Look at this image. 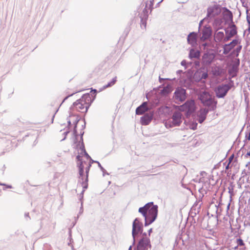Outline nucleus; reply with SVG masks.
I'll return each mask as SVG.
<instances>
[{
    "instance_id": "obj_9",
    "label": "nucleus",
    "mask_w": 250,
    "mask_h": 250,
    "mask_svg": "<svg viewBox=\"0 0 250 250\" xmlns=\"http://www.w3.org/2000/svg\"><path fill=\"white\" fill-rule=\"evenodd\" d=\"M148 247L150 248L151 247L149 238L143 237L140 239L134 250H147Z\"/></svg>"
},
{
    "instance_id": "obj_19",
    "label": "nucleus",
    "mask_w": 250,
    "mask_h": 250,
    "mask_svg": "<svg viewBox=\"0 0 250 250\" xmlns=\"http://www.w3.org/2000/svg\"><path fill=\"white\" fill-rule=\"evenodd\" d=\"M182 114L178 111L175 112L172 116L173 126H178L182 123Z\"/></svg>"
},
{
    "instance_id": "obj_3",
    "label": "nucleus",
    "mask_w": 250,
    "mask_h": 250,
    "mask_svg": "<svg viewBox=\"0 0 250 250\" xmlns=\"http://www.w3.org/2000/svg\"><path fill=\"white\" fill-rule=\"evenodd\" d=\"M198 99L204 106L209 109L210 111H214L217 108V101L207 91H204L198 94Z\"/></svg>"
},
{
    "instance_id": "obj_2",
    "label": "nucleus",
    "mask_w": 250,
    "mask_h": 250,
    "mask_svg": "<svg viewBox=\"0 0 250 250\" xmlns=\"http://www.w3.org/2000/svg\"><path fill=\"white\" fill-rule=\"evenodd\" d=\"M145 218V226L146 227L157 219L158 213V206L154 205L153 202H150L145 204L143 207H140L138 209Z\"/></svg>"
},
{
    "instance_id": "obj_61",
    "label": "nucleus",
    "mask_w": 250,
    "mask_h": 250,
    "mask_svg": "<svg viewBox=\"0 0 250 250\" xmlns=\"http://www.w3.org/2000/svg\"><path fill=\"white\" fill-rule=\"evenodd\" d=\"M59 109V107H58V108L56 109V110L55 111V113H54V114L53 115V116H52V120H51V123H53L54 119V118H55V115H56V114L57 113V112L58 111Z\"/></svg>"
},
{
    "instance_id": "obj_53",
    "label": "nucleus",
    "mask_w": 250,
    "mask_h": 250,
    "mask_svg": "<svg viewBox=\"0 0 250 250\" xmlns=\"http://www.w3.org/2000/svg\"><path fill=\"white\" fill-rule=\"evenodd\" d=\"M130 30V26H128L127 27H126L125 30V32H124V33L125 34V36L126 37L127 36V35L128 34L129 31Z\"/></svg>"
},
{
    "instance_id": "obj_60",
    "label": "nucleus",
    "mask_w": 250,
    "mask_h": 250,
    "mask_svg": "<svg viewBox=\"0 0 250 250\" xmlns=\"http://www.w3.org/2000/svg\"><path fill=\"white\" fill-rule=\"evenodd\" d=\"M76 159L79 162H83V159L82 158V156H80V155H78L77 156H76Z\"/></svg>"
},
{
    "instance_id": "obj_59",
    "label": "nucleus",
    "mask_w": 250,
    "mask_h": 250,
    "mask_svg": "<svg viewBox=\"0 0 250 250\" xmlns=\"http://www.w3.org/2000/svg\"><path fill=\"white\" fill-rule=\"evenodd\" d=\"M187 64V62L186 60H183L181 62V65L185 66V69L187 68V66H186Z\"/></svg>"
},
{
    "instance_id": "obj_22",
    "label": "nucleus",
    "mask_w": 250,
    "mask_h": 250,
    "mask_svg": "<svg viewBox=\"0 0 250 250\" xmlns=\"http://www.w3.org/2000/svg\"><path fill=\"white\" fill-rule=\"evenodd\" d=\"M83 163L86 164L85 161L80 162L77 163V167L79 168V179L80 181L83 180V175H84V166Z\"/></svg>"
},
{
    "instance_id": "obj_30",
    "label": "nucleus",
    "mask_w": 250,
    "mask_h": 250,
    "mask_svg": "<svg viewBox=\"0 0 250 250\" xmlns=\"http://www.w3.org/2000/svg\"><path fill=\"white\" fill-rule=\"evenodd\" d=\"M141 18V27L143 29V27L144 29L146 28V21L147 20V17H146V16H140Z\"/></svg>"
},
{
    "instance_id": "obj_46",
    "label": "nucleus",
    "mask_w": 250,
    "mask_h": 250,
    "mask_svg": "<svg viewBox=\"0 0 250 250\" xmlns=\"http://www.w3.org/2000/svg\"><path fill=\"white\" fill-rule=\"evenodd\" d=\"M239 55L238 52H237L235 49H233L230 53V56L232 57H237Z\"/></svg>"
},
{
    "instance_id": "obj_55",
    "label": "nucleus",
    "mask_w": 250,
    "mask_h": 250,
    "mask_svg": "<svg viewBox=\"0 0 250 250\" xmlns=\"http://www.w3.org/2000/svg\"><path fill=\"white\" fill-rule=\"evenodd\" d=\"M234 154H232L228 159V161H229V164H230L231 163H232V162L234 161L233 159H234Z\"/></svg>"
},
{
    "instance_id": "obj_32",
    "label": "nucleus",
    "mask_w": 250,
    "mask_h": 250,
    "mask_svg": "<svg viewBox=\"0 0 250 250\" xmlns=\"http://www.w3.org/2000/svg\"><path fill=\"white\" fill-rule=\"evenodd\" d=\"M93 163L98 164V167H99L101 170L103 172V176H104L105 175H109V173L106 171V170L102 166L101 164L98 161L92 160Z\"/></svg>"
},
{
    "instance_id": "obj_21",
    "label": "nucleus",
    "mask_w": 250,
    "mask_h": 250,
    "mask_svg": "<svg viewBox=\"0 0 250 250\" xmlns=\"http://www.w3.org/2000/svg\"><path fill=\"white\" fill-rule=\"evenodd\" d=\"M149 108L147 106V102H144L136 109V115H143L147 111Z\"/></svg>"
},
{
    "instance_id": "obj_11",
    "label": "nucleus",
    "mask_w": 250,
    "mask_h": 250,
    "mask_svg": "<svg viewBox=\"0 0 250 250\" xmlns=\"http://www.w3.org/2000/svg\"><path fill=\"white\" fill-rule=\"evenodd\" d=\"M220 5L215 4L207 8L206 18H211L218 15L220 13Z\"/></svg>"
},
{
    "instance_id": "obj_12",
    "label": "nucleus",
    "mask_w": 250,
    "mask_h": 250,
    "mask_svg": "<svg viewBox=\"0 0 250 250\" xmlns=\"http://www.w3.org/2000/svg\"><path fill=\"white\" fill-rule=\"evenodd\" d=\"M208 76V71H205L204 68H200L197 69L193 76V80L197 83H198L202 79H206Z\"/></svg>"
},
{
    "instance_id": "obj_58",
    "label": "nucleus",
    "mask_w": 250,
    "mask_h": 250,
    "mask_svg": "<svg viewBox=\"0 0 250 250\" xmlns=\"http://www.w3.org/2000/svg\"><path fill=\"white\" fill-rule=\"evenodd\" d=\"M231 38L228 36L227 35H226V36H224V38L223 40V42H227L229 41L230 40Z\"/></svg>"
},
{
    "instance_id": "obj_57",
    "label": "nucleus",
    "mask_w": 250,
    "mask_h": 250,
    "mask_svg": "<svg viewBox=\"0 0 250 250\" xmlns=\"http://www.w3.org/2000/svg\"><path fill=\"white\" fill-rule=\"evenodd\" d=\"M242 48V45H239L237 46V47L235 49L237 52H238V53H240L241 50Z\"/></svg>"
},
{
    "instance_id": "obj_47",
    "label": "nucleus",
    "mask_w": 250,
    "mask_h": 250,
    "mask_svg": "<svg viewBox=\"0 0 250 250\" xmlns=\"http://www.w3.org/2000/svg\"><path fill=\"white\" fill-rule=\"evenodd\" d=\"M185 83L187 84L188 86H189L191 85V83L192 82V80L191 77L188 78V80H185Z\"/></svg>"
},
{
    "instance_id": "obj_1",
    "label": "nucleus",
    "mask_w": 250,
    "mask_h": 250,
    "mask_svg": "<svg viewBox=\"0 0 250 250\" xmlns=\"http://www.w3.org/2000/svg\"><path fill=\"white\" fill-rule=\"evenodd\" d=\"M97 92V89L91 88L90 92L84 94L81 98L75 102L69 108V110H72L74 107H76L78 111L86 113L95 99Z\"/></svg>"
},
{
    "instance_id": "obj_23",
    "label": "nucleus",
    "mask_w": 250,
    "mask_h": 250,
    "mask_svg": "<svg viewBox=\"0 0 250 250\" xmlns=\"http://www.w3.org/2000/svg\"><path fill=\"white\" fill-rule=\"evenodd\" d=\"M172 87L171 84H167L166 86L164 87L160 91V94L162 96H166L168 95L172 91Z\"/></svg>"
},
{
    "instance_id": "obj_62",
    "label": "nucleus",
    "mask_w": 250,
    "mask_h": 250,
    "mask_svg": "<svg viewBox=\"0 0 250 250\" xmlns=\"http://www.w3.org/2000/svg\"><path fill=\"white\" fill-rule=\"evenodd\" d=\"M202 45L204 47V49H205L209 45V43L208 42L203 43Z\"/></svg>"
},
{
    "instance_id": "obj_20",
    "label": "nucleus",
    "mask_w": 250,
    "mask_h": 250,
    "mask_svg": "<svg viewBox=\"0 0 250 250\" xmlns=\"http://www.w3.org/2000/svg\"><path fill=\"white\" fill-rule=\"evenodd\" d=\"M188 43L191 46L194 47L197 44V34L196 32L190 33L187 37Z\"/></svg>"
},
{
    "instance_id": "obj_18",
    "label": "nucleus",
    "mask_w": 250,
    "mask_h": 250,
    "mask_svg": "<svg viewBox=\"0 0 250 250\" xmlns=\"http://www.w3.org/2000/svg\"><path fill=\"white\" fill-rule=\"evenodd\" d=\"M209 111H210V110L207 108V107L201 108L200 109L199 114L197 115L198 117V121L200 124H202L205 121Z\"/></svg>"
},
{
    "instance_id": "obj_29",
    "label": "nucleus",
    "mask_w": 250,
    "mask_h": 250,
    "mask_svg": "<svg viewBox=\"0 0 250 250\" xmlns=\"http://www.w3.org/2000/svg\"><path fill=\"white\" fill-rule=\"evenodd\" d=\"M224 33L223 32L219 31L217 33L216 36L215 37V41L217 42H220L223 41L224 38Z\"/></svg>"
},
{
    "instance_id": "obj_44",
    "label": "nucleus",
    "mask_w": 250,
    "mask_h": 250,
    "mask_svg": "<svg viewBox=\"0 0 250 250\" xmlns=\"http://www.w3.org/2000/svg\"><path fill=\"white\" fill-rule=\"evenodd\" d=\"M246 140H250V129L249 130H247L245 132V141Z\"/></svg>"
},
{
    "instance_id": "obj_7",
    "label": "nucleus",
    "mask_w": 250,
    "mask_h": 250,
    "mask_svg": "<svg viewBox=\"0 0 250 250\" xmlns=\"http://www.w3.org/2000/svg\"><path fill=\"white\" fill-rule=\"evenodd\" d=\"M250 203V191H244L242 193L239 198V208H245L248 207V205Z\"/></svg>"
},
{
    "instance_id": "obj_50",
    "label": "nucleus",
    "mask_w": 250,
    "mask_h": 250,
    "mask_svg": "<svg viewBox=\"0 0 250 250\" xmlns=\"http://www.w3.org/2000/svg\"><path fill=\"white\" fill-rule=\"evenodd\" d=\"M154 0H151L150 1V3L149 4V8L148 9L150 10V12L152 11V10H153V3H154Z\"/></svg>"
},
{
    "instance_id": "obj_8",
    "label": "nucleus",
    "mask_w": 250,
    "mask_h": 250,
    "mask_svg": "<svg viewBox=\"0 0 250 250\" xmlns=\"http://www.w3.org/2000/svg\"><path fill=\"white\" fill-rule=\"evenodd\" d=\"M240 43L241 40L237 36L235 39H233L229 43L224 44L223 46V54L228 55L236 45L240 44Z\"/></svg>"
},
{
    "instance_id": "obj_51",
    "label": "nucleus",
    "mask_w": 250,
    "mask_h": 250,
    "mask_svg": "<svg viewBox=\"0 0 250 250\" xmlns=\"http://www.w3.org/2000/svg\"><path fill=\"white\" fill-rule=\"evenodd\" d=\"M197 123L192 124L190 126L189 128L192 130H196L197 129Z\"/></svg>"
},
{
    "instance_id": "obj_27",
    "label": "nucleus",
    "mask_w": 250,
    "mask_h": 250,
    "mask_svg": "<svg viewBox=\"0 0 250 250\" xmlns=\"http://www.w3.org/2000/svg\"><path fill=\"white\" fill-rule=\"evenodd\" d=\"M197 203H195L193 205V206L191 208L190 210L189 213L190 214V215L193 217L194 216H196V215L197 213H199V212H200V206L199 208H198L196 209V206H197Z\"/></svg>"
},
{
    "instance_id": "obj_39",
    "label": "nucleus",
    "mask_w": 250,
    "mask_h": 250,
    "mask_svg": "<svg viewBox=\"0 0 250 250\" xmlns=\"http://www.w3.org/2000/svg\"><path fill=\"white\" fill-rule=\"evenodd\" d=\"M73 144H75L76 146L77 144H78L79 143V141H78L79 134L78 133V132H77L76 134L73 133Z\"/></svg>"
},
{
    "instance_id": "obj_28",
    "label": "nucleus",
    "mask_w": 250,
    "mask_h": 250,
    "mask_svg": "<svg viewBox=\"0 0 250 250\" xmlns=\"http://www.w3.org/2000/svg\"><path fill=\"white\" fill-rule=\"evenodd\" d=\"M226 35H227L230 38H232L235 35H237V31L233 29H229L228 28H225Z\"/></svg>"
},
{
    "instance_id": "obj_17",
    "label": "nucleus",
    "mask_w": 250,
    "mask_h": 250,
    "mask_svg": "<svg viewBox=\"0 0 250 250\" xmlns=\"http://www.w3.org/2000/svg\"><path fill=\"white\" fill-rule=\"evenodd\" d=\"M222 15L223 19L225 21L226 23H229V21L233 20V14L226 7H222Z\"/></svg>"
},
{
    "instance_id": "obj_56",
    "label": "nucleus",
    "mask_w": 250,
    "mask_h": 250,
    "mask_svg": "<svg viewBox=\"0 0 250 250\" xmlns=\"http://www.w3.org/2000/svg\"><path fill=\"white\" fill-rule=\"evenodd\" d=\"M70 131L69 129H67L64 132H63V134L64 135V138L61 140V141H62L66 139V137L67 135V134L69 133Z\"/></svg>"
},
{
    "instance_id": "obj_54",
    "label": "nucleus",
    "mask_w": 250,
    "mask_h": 250,
    "mask_svg": "<svg viewBox=\"0 0 250 250\" xmlns=\"http://www.w3.org/2000/svg\"><path fill=\"white\" fill-rule=\"evenodd\" d=\"M76 93V92H73V93H72V94H69V95H68V96H67L66 97H65L64 98V99L63 100L62 102V103L61 104H60V106H61V105L62 104V103H63V102H64L66 100H67L69 97H71V96H73V95L74 94H75Z\"/></svg>"
},
{
    "instance_id": "obj_42",
    "label": "nucleus",
    "mask_w": 250,
    "mask_h": 250,
    "mask_svg": "<svg viewBox=\"0 0 250 250\" xmlns=\"http://www.w3.org/2000/svg\"><path fill=\"white\" fill-rule=\"evenodd\" d=\"M232 78H231V77H229V82L228 84H224V85H228V86L229 87V90L231 89V87L234 86V81L231 80Z\"/></svg>"
},
{
    "instance_id": "obj_63",
    "label": "nucleus",
    "mask_w": 250,
    "mask_h": 250,
    "mask_svg": "<svg viewBox=\"0 0 250 250\" xmlns=\"http://www.w3.org/2000/svg\"><path fill=\"white\" fill-rule=\"evenodd\" d=\"M214 22L216 24H220L222 23V21L220 19H217L215 20Z\"/></svg>"
},
{
    "instance_id": "obj_41",
    "label": "nucleus",
    "mask_w": 250,
    "mask_h": 250,
    "mask_svg": "<svg viewBox=\"0 0 250 250\" xmlns=\"http://www.w3.org/2000/svg\"><path fill=\"white\" fill-rule=\"evenodd\" d=\"M231 167H234L236 169H239V165L238 163V161H237V158H235L234 159V161L232 163Z\"/></svg>"
},
{
    "instance_id": "obj_48",
    "label": "nucleus",
    "mask_w": 250,
    "mask_h": 250,
    "mask_svg": "<svg viewBox=\"0 0 250 250\" xmlns=\"http://www.w3.org/2000/svg\"><path fill=\"white\" fill-rule=\"evenodd\" d=\"M83 155L87 159H89L90 161H92L93 160L91 157L89 155V154L87 153L86 151H83Z\"/></svg>"
},
{
    "instance_id": "obj_10",
    "label": "nucleus",
    "mask_w": 250,
    "mask_h": 250,
    "mask_svg": "<svg viewBox=\"0 0 250 250\" xmlns=\"http://www.w3.org/2000/svg\"><path fill=\"white\" fill-rule=\"evenodd\" d=\"M229 90V87L228 85L222 84L218 85L214 90L216 96L218 98H224L228 91Z\"/></svg>"
},
{
    "instance_id": "obj_52",
    "label": "nucleus",
    "mask_w": 250,
    "mask_h": 250,
    "mask_svg": "<svg viewBox=\"0 0 250 250\" xmlns=\"http://www.w3.org/2000/svg\"><path fill=\"white\" fill-rule=\"evenodd\" d=\"M181 241V237L177 236L175 239V244H174V247L177 246L178 243Z\"/></svg>"
},
{
    "instance_id": "obj_6",
    "label": "nucleus",
    "mask_w": 250,
    "mask_h": 250,
    "mask_svg": "<svg viewBox=\"0 0 250 250\" xmlns=\"http://www.w3.org/2000/svg\"><path fill=\"white\" fill-rule=\"evenodd\" d=\"M215 57V54L213 52V50H207L203 55L202 62L205 66H208L211 64L214 60Z\"/></svg>"
},
{
    "instance_id": "obj_14",
    "label": "nucleus",
    "mask_w": 250,
    "mask_h": 250,
    "mask_svg": "<svg viewBox=\"0 0 250 250\" xmlns=\"http://www.w3.org/2000/svg\"><path fill=\"white\" fill-rule=\"evenodd\" d=\"M240 65V60L237 58L236 59L233 63L232 64L230 68L228 70V74L229 77L231 78H234L237 76V72L239 70V66Z\"/></svg>"
},
{
    "instance_id": "obj_43",
    "label": "nucleus",
    "mask_w": 250,
    "mask_h": 250,
    "mask_svg": "<svg viewBox=\"0 0 250 250\" xmlns=\"http://www.w3.org/2000/svg\"><path fill=\"white\" fill-rule=\"evenodd\" d=\"M73 116H74V115L72 113L70 112L69 114V117H67V126L66 127L67 129H69V130L70 129V128L71 125V122L70 120L69 119V117Z\"/></svg>"
},
{
    "instance_id": "obj_26",
    "label": "nucleus",
    "mask_w": 250,
    "mask_h": 250,
    "mask_svg": "<svg viewBox=\"0 0 250 250\" xmlns=\"http://www.w3.org/2000/svg\"><path fill=\"white\" fill-rule=\"evenodd\" d=\"M80 182L82 184V186L83 187V190L82 191L81 194H80V200L82 202V199H83V194H84V192L85 190V189H86L87 188H88V182H85V181H80Z\"/></svg>"
},
{
    "instance_id": "obj_33",
    "label": "nucleus",
    "mask_w": 250,
    "mask_h": 250,
    "mask_svg": "<svg viewBox=\"0 0 250 250\" xmlns=\"http://www.w3.org/2000/svg\"><path fill=\"white\" fill-rule=\"evenodd\" d=\"M93 163H92V161H90L87 167L85 168V174H86V177L85 179H83V181L87 182L88 181V174L90 170V168L91 167L92 164Z\"/></svg>"
},
{
    "instance_id": "obj_45",
    "label": "nucleus",
    "mask_w": 250,
    "mask_h": 250,
    "mask_svg": "<svg viewBox=\"0 0 250 250\" xmlns=\"http://www.w3.org/2000/svg\"><path fill=\"white\" fill-rule=\"evenodd\" d=\"M83 143H84L83 142V137L82 136H81L80 137V141H79V143L78 144H77L74 147V148H75V149H78V147H79V146H80V144H82Z\"/></svg>"
},
{
    "instance_id": "obj_35",
    "label": "nucleus",
    "mask_w": 250,
    "mask_h": 250,
    "mask_svg": "<svg viewBox=\"0 0 250 250\" xmlns=\"http://www.w3.org/2000/svg\"><path fill=\"white\" fill-rule=\"evenodd\" d=\"M234 186L233 185V183H231L229 184V186L228 188L229 193L230 195V198H231V197L234 195Z\"/></svg>"
},
{
    "instance_id": "obj_49",
    "label": "nucleus",
    "mask_w": 250,
    "mask_h": 250,
    "mask_svg": "<svg viewBox=\"0 0 250 250\" xmlns=\"http://www.w3.org/2000/svg\"><path fill=\"white\" fill-rule=\"evenodd\" d=\"M78 148H80L81 150V151H82V153L83 151H86L84 143H83L82 144H80V146H79Z\"/></svg>"
},
{
    "instance_id": "obj_25",
    "label": "nucleus",
    "mask_w": 250,
    "mask_h": 250,
    "mask_svg": "<svg viewBox=\"0 0 250 250\" xmlns=\"http://www.w3.org/2000/svg\"><path fill=\"white\" fill-rule=\"evenodd\" d=\"M117 82V77H115L113 78L109 82H108L106 84L104 85L102 88L100 89L99 91H101L105 89L110 87L112 86L113 85L115 84Z\"/></svg>"
},
{
    "instance_id": "obj_36",
    "label": "nucleus",
    "mask_w": 250,
    "mask_h": 250,
    "mask_svg": "<svg viewBox=\"0 0 250 250\" xmlns=\"http://www.w3.org/2000/svg\"><path fill=\"white\" fill-rule=\"evenodd\" d=\"M229 24L228 25V27L227 28H228L229 29H233L235 30L236 31H237V27L236 25L234 24L233 20H232V21H229Z\"/></svg>"
},
{
    "instance_id": "obj_37",
    "label": "nucleus",
    "mask_w": 250,
    "mask_h": 250,
    "mask_svg": "<svg viewBox=\"0 0 250 250\" xmlns=\"http://www.w3.org/2000/svg\"><path fill=\"white\" fill-rule=\"evenodd\" d=\"M72 231H71V229H69V230H68V234H69V237H68V239L69 240V242L68 243V245L70 246V247H73V245H72V243L73 242V239H72Z\"/></svg>"
},
{
    "instance_id": "obj_5",
    "label": "nucleus",
    "mask_w": 250,
    "mask_h": 250,
    "mask_svg": "<svg viewBox=\"0 0 250 250\" xmlns=\"http://www.w3.org/2000/svg\"><path fill=\"white\" fill-rule=\"evenodd\" d=\"M143 231V224L139 218H136L132 223V236L133 237V245L136 243V237Z\"/></svg>"
},
{
    "instance_id": "obj_24",
    "label": "nucleus",
    "mask_w": 250,
    "mask_h": 250,
    "mask_svg": "<svg viewBox=\"0 0 250 250\" xmlns=\"http://www.w3.org/2000/svg\"><path fill=\"white\" fill-rule=\"evenodd\" d=\"M200 57V52L198 50H195L194 48H191L188 54V57L190 59L193 58L199 59Z\"/></svg>"
},
{
    "instance_id": "obj_31",
    "label": "nucleus",
    "mask_w": 250,
    "mask_h": 250,
    "mask_svg": "<svg viewBox=\"0 0 250 250\" xmlns=\"http://www.w3.org/2000/svg\"><path fill=\"white\" fill-rule=\"evenodd\" d=\"M222 206H225L224 205L221 204V203H219L218 205H215V207L216 208V213L217 214V215H216L217 218H218V216L221 215V212L223 209V207H222Z\"/></svg>"
},
{
    "instance_id": "obj_38",
    "label": "nucleus",
    "mask_w": 250,
    "mask_h": 250,
    "mask_svg": "<svg viewBox=\"0 0 250 250\" xmlns=\"http://www.w3.org/2000/svg\"><path fill=\"white\" fill-rule=\"evenodd\" d=\"M147 5H148V1H146V6H145V8L143 9V12H142V14H141V16H146V17L148 18V11L146 9Z\"/></svg>"
},
{
    "instance_id": "obj_40",
    "label": "nucleus",
    "mask_w": 250,
    "mask_h": 250,
    "mask_svg": "<svg viewBox=\"0 0 250 250\" xmlns=\"http://www.w3.org/2000/svg\"><path fill=\"white\" fill-rule=\"evenodd\" d=\"M236 243L237 244V246L236 247L235 249H236L238 246H244L245 245L243 240L241 238H239L236 239Z\"/></svg>"
},
{
    "instance_id": "obj_15",
    "label": "nucleus",
    "mask_w": 250,
    "mask_h": 250,
    "mask_svg": "<svg viewBox=\"0 0 250 250\" xmlns=\"http://www.w3.org/2000/svg\"><path fill=\"white\" fill-rule=\"evenodd\" d=\"M154 112L150 111L144 114L140 118V123L142 125H147L149 124L153 118Z\"/></svg>"
},
{
    "instance_id": "obj_13",
    "label": "nucleus",
    "mask_w": 250,
    "mask_h": 250,
    "mask_svg": "<svg viewBox=\"0 0 250 250\" xmlns=\"http://www.w3.org/2000/svg\"><path fill=\"white\" fill-rule=\"evenodd\" d=\"M173 97L181 102H184L187 98L186 89L181 87L177 88L174 93Z\"/></svg>"
},
{
    "instance_id": "obj_4",
    "label": "nucleus",
    "mask_w": 250,
    "mask_h": 250,
    "mask_svg": "<svg viewBox=\"0 0 250 250\" xmlns=\"http://www.w3.org/2000/svg\"><path fill=\"white\" fill-rule=\"evenodd\" d=\"M195 103L193 99L187 100L183 104L180 106L181 111H185L187 118H189L195 111Z\"/></svg>"
},
{
    "instance_id": "obj_64",
    "label": "nucleus",
    "mask_w": 250,
    "mask_h": 250,
    "mask_svg": "<svg viewBox=\"0 0 250 250\" xmlns=\"http://www.w3.org/2000/svg\"><path fill=\"white\" fill-rule=\"evenodd\" d=\"M24 217L25 218L27 219V218L30 220V217L29 216V213L28 212H25V214H24Z\"/></svg>"
},
{
    "instance_id": "obj_34",
    "label": "nucleus",
    "mask_w": 250,
    "mask_h": 250,
    "mask_svg": "<svg viewBox=\"0 0 250 250\" xmlns=\"http://www.w3.org/2000/svg\"><path fill=\"white\" fill-rule=\"evenodd\" d=\"M81 118L79 116H77L75 121L74 122L73 134H76L77 132V127L78 122L80 121Z\"/></svg>"
},
{
    "instance_id": "obj_16",
    "label": "nucleus",
    "mask_w": 250,
    "mask_h": 250,
    "mask_svg": "<svg viewBox=\"0 0 250 250\" xmlns=\"http://www.w3.org/2000/svg\"><path fill=\"white\" fill-rule=\"evenodd\" d=\"M212 32L211 27L209 25H205L202 30V35L200 38L201 41H205L211 37Z\"/></svg>"
}]
</instances>
